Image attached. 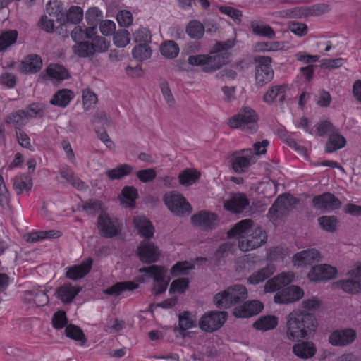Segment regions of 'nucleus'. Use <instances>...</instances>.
Segmentation results:
<instances>
[{
  "label": "nucleus",
  "instance_id": "f257e3e1",
  "mask_svg": "<svg viewBox=\"0 0 361 361\" xmlns=\"http://www.w3.org/2000/svg\"><path fill=\"white\" fill-rule=\"evenodd\" d=\"M317 326L313 314L302 310H294L287 318V338L292 341H299L314 332Z\"/></svg>",
  "mask_w": 361,
  "mask_h": 361
},
{
  "label": "nucleus",
  "instance_id": "f03ea898",
  "mask_svg": "<svg viewBox=\"0 0 361 361\" xmlns=\"http://www.w3.org/2000/svg\"><path fill=\"white\" fill-rule=\"evenodd\" d=\"M247 296L245 286L236 284L227 288L225 290L216 293L214 297V303L219 309H228L241 302Z\"/></svg>",
  "mask_w": 361,
  "mask_h": 361
},
{
  "label": "nucleus",
  "instance_id": "7ed1b4c3",
  "mask_svg": "<svg viewBox=\"0 0 361 361\" xmlns=\"http://www.w3.org/2000/svg\"><path fill=\"white\" fill-rule=\"evenodd\" d=\"M230 54L228 51L217 52L214 50L209 56L194 55L190 56L188 63L192 66H204L203 71L212 72L219 69L223 65L227 63Z\"/></svg>",
  "mask_w": 361,
  "mask_h": 361
},
{
  "label": "nucleus",
  "instance_id": "20e7f679",
  "mask_svg": "<svg viewBox=\"0 0 361 361\" xmlns=\"http://www.w3.org/2000/svg\"><path fill=\"white\" fill-rule=\"evenodd\" d=\"M258 116L255 110L245 107L238 114L231 117L228 124L233 128H240L242 130L253 133L258 128Z\"/></svg>",
  "mask_w": 361,
  "mask_h": 361
},
{
  "label": "nucleus",
  "instance_id": "39448f33",
  "mask_svg": "<svg viewBox=\"0 0 361 361\" xmlns=\"http://www.w3.org/2000/svg\"><path fill=\"white\" fill-rule=\"evenodd\" d=\"M97 227L102 237L112 238L121 234L123 224L118 218L102 212L97 218Z\"/></svg>",
  "mask_w": 361,
  "mask_h": 361
},
{
  "label": "nucleus",
  "instance_id": "423d86ee",
  "mask_svg": "<svg viewBox=\"0 0 361 361\" xmlns=\"http://www.w3.org/2000/svg\"><path fill=\"white\" fill-rule=\"evenodd\" d=\"M253 61L255 63L256 84L259 87H262L274 78V72L271 66L272 59L270 56H256Z\"/></svg>",
  "mask_w": 361,
  "mask_h": 361
},
{
  "label": "nucleus",
  "instance_id": "0eeeda50",
  "mask_svg": "<svg viewBox=\"0 0 361 361\" xmlns=\"http://www.w3.org/2000/svg\"><path fill=\"white\" fill-rule=\"evenodd\" d=\"M140 273L145 274L147 276L153 279V291L155 295H160L164 293L167 288V282L165 281V269L159 265H151L147 267H142L139 269Z\"/></svg>",
  "mask_w": 361,
  "mask_h": 361
},
{
  "label": "nucleus",
  "instance_id": "6e6552de",
  "mask_svg": "<svg viewBox=\"0 0 361 361\" xmlns=\"http://www.w3.org/2000/svg\"><path fill=\"white\" fill-rule=\"evenodd\" d=\"M190 221L195 227L201 231H210L218 226L219 218L214 212L200 210L191 216Z\"/></svg>",
  "mask_w": 361,
  "mask_h": 361
},
{
  "label": "nucleus",
  "instance_id": "1a4fd4ad",
  "mask_svg": "<svg viewBox=\"0 0 361 361\" xmlns=\"http://www.w3.org/2000/svg\"><path fill=\"white\" fill-rule=\"evenodd\" d=\"M256 162L252 149L247 148L234 152L232 154L231 163L235 173H242Z\"/></svg>",
  "mask_w": 361,
  "mask_h": 361
},
{
  "label": "nucleus",
  "instance_id": "9d476101",
  "mask_svg": "<svg viewBox=\"0 0 361 361\" xmlns=\"http://www.w3.org/2000/svg\"><path fill=\"white\" fill-rule=\"evenodd\" d=\"M267 240V235L260 226H253L250 233L245 239H241L238 242V247L240 250L246 252L254 250L264 244Z\"/></svg>",
  "mask_w": 361,
  "mask_h": 361
},
{
  "label": "nucleus",
  "instance_id": "9b49d317",
  "mask_svg": "<svg viewBox=\"0 0 361 361\" xmlns=\"http://www.w3.org/2000/svg\"><path fill=\"white\" fill-rule=\"evenodd\" d=\"M226 312H209L200 319V328L206 332H214L219 329L226 320Z\"/></svg>",
  "mask_w": 361,
  "mask_h": 361
},
{
  "label": "nucleus",
  "instance_id": "f8f14e48",
  "mask_svg": "<svg viewBox=\"0 0 361 361\" xmlns=\"http://www.w3.org/2000/svg\"><path fill=\"white\" fill-rule=\"evenodd\" d=\"M303 295L304 291L300 287L292 285L278 291L274 297V300L277 304H288L299 300Z\"/></svg>",
  "mask_w": 361,
  "mask_h": 361
},
{
  "label": "nucleus",
  "instance_id": "ddd939ff",
  "mask_svg": "<svg viewBox=\"0 0 361 361\" xmlns=\"http://www.w3.org/2000/svg\"><path fill=\"white\" fill-rule=\"evenodd\" d=\"M338 271L336 267L329 264H319L313 267L307 274L312 281H322L333 279L336 277Z\"/></svg>",
  "mask_w": 361,
  "mask_h": 361
},
{
  "label": "nucleus",
  "instance_id": "4468645a",
  "mask_svg": "<svg viewBox=\"0 0 361 361\" xmlns=\"http://www.w3.org/2000/svg\"><path fill=\"white\" fill-rule=\"evenodd\" d=\"M92 265L93 259L88 257L80 264L68 267L66 271V277L73 281L81 279L90 272Z\"/></svg>",
  "mask_w": 361,
  "mask_h": 361
},
{
  "label": "nucleus",
  "instance_id": "2eb2a0df",
  "mask_svg": "<svg viewBox=\"0 0 361 361\" xmlns=\"http://www.w3.org/2000/svg\"><path fill=\"white\" fill-rule=\"evenodd\" d=\"M264 308L259 300H251L235 307L233 314L238 318H249L259 314Z\"/></svg>",
  "mask_w": 361,
  "mask_h": 361
},
{
  "label": "nucleus",
  "instance_id": "dca6fc26",
  "mask_svg": "<svg viewBox=\"0 0 361 361\" xmlns=\"http://www.w3.org/2000/svg\"><path fill=\"white\" fill-rule=\"evenodd\" d=\"M289 90L288 85H277L270 87L263 96V100L268 104L278 102L281 106L286 99V93Z\"/></svg>",
  "mask_w": 361,
  "mask_h": 361
},
{
  "label": "nucleus",
  "instance_id": "f3484780",
  "mask_svg": "<svg viewBox=\"0 0 361 361\" xmlns=\"http://www.w3.org/2000/svg\"><path fill=\"white\" fill-rule=\"evenodd\" d=\"M356 338V332L352 329L335 330L329 336V342L335 346H344L352 343Z\"/></svg>",
  "mask_w": 361,
  "mask_h": 361
},
{
  "label": "nucleus",
  "instance_id": "a211bd4d",
  "mask_svg": "<svg viewBox=\"0 0 361 361\" xmlns=\"http://www.w3.org/2000/svg\"><path fill=\"white\" fill-rule=\"evenodd\" d=\"M137 255L143 263H153L158 261L159 254L153 243L142 242L137 247Z\"/></svg>",
  "mask_w": 361,
  "mask_h": 361
},
{
  "label": "nucleus",
  "instance_id": "6ab92c4d",
  "mask_svg": "<svg viewBox=\"0 0 361 361\" xmlns=\"http://www.w3.org/2000/svg\"><path fill=\"white\" fill-rule=\"evenodd\" d=\"M80 291L81 288L80 286L66 283L56 288V294L63 304H69L73 302Z\"/></svg>",
  "mask_w": 361,
  "mask_h": 361
},
{
  "label": "nucleus",
  "instance_id": "aec40b11",
  "mask_svg": "<svg viewBox=\"0 0 361 361\" xmlns=\"http://www.w3.org/2000/svg\"><path fill=\"white\" fill-rule=\"evenodd\" d=\"M135 228L138 234L145 238L150 239L154 236V227L151 221L145 216H137L133 219Z\"/></svg>",
  "mask_w": 361,
  "mask_h": 361
},
{
  "label": "nucleus",
  "instance_id": "412c9836",
  "mask_svg": "<svg viewBox=\"0 0 361 361\" xmlns=\"http://www.w3.org/2000/svg\"><path fill=\"white\" fill-rule=\"evenodd\" d=\"M319 252L314 248H311L295 254L293 261L295 265L302 266L310 264L315 261H319Z\"/></svg>",
  "mask_w": 361,
  "mask_h": 361
},
{
  "label": "nucleus",
  "instance_id": "4be33fe9",
  "mask_svg": "<svg viewBox=\"0 0 361 361\" xmlns=\"http://www.w3.org/2000/svg\"><path fill=\"white\" fill-rule=\"evenodd\" d=\"M253 226V221L251 219H243L238 222L227 233L228 238H239L245 239V236L250 233V230Z\"/></svg>",
  "mask_w": 361,
  "mask_h": 361
},
{
  "label": "nucleus",
  "instance_id": "5701e85b",
  "mask_svg": "<svg viewBox=\"0 0 361 361\" xmlns=\"http://www.w3.org/2000/svg\"><path fill=\"white\" fill-rule=\"evenodd\" d=\"M42 67V60L39 55L29 54L21 62L20 71L23 73H35L40 71Z\"/></svg>",
  "mask_w": 361,
  "mask_h": 361
},
{
  "label": "nucleus",
  "instance_id": "b1692460",
  "mask_svg": "<svg viewBox=\"0 0 361 361\" xmlns=\"http://www.w3.org/2000/svg\"><path fill=\"white\" fill-rule=\"evenodd\" d=\"M138 287V284L133 281L116 282L105 289L104 293L111 296H118L124 291H133Z\"/></svg>",
  "mask_w": 361,
  "mask_h": 361
},
{
  "label": "nucleus",
  "instance_id": "393cba45",
  "mask_svg": "<svg viewBox=\"0 0 361 361\" xmlns=\"http://www.w3.org/2000/svg\"><path fill=\"white\" fill-rule=\"evenodd\" d=\"M276 267L273 264H268L257 271L253 272L247 279L249 283L252 285L259 284L274 274Z\"/></svg>",
  "mask_w": 361,
  "mask_h": 361
},
{
  "label": "nucleus",
  "instance_id": "a878e982",
  "mask_svg": "<svg viewBox=\"0 0 361 361\" xmlns=\"http://www.w3.org/2000/svg\"><path fill=\"white\" fill-rule=\"evenodd\" d=\"M250 27L252 34L255 35L266 37L269 39H273L276 37V33L273 28L262 21H251Z\"/></svg>",
  "mask_w": 361,
  "mask_h": 361
},
{
  "label": "nucleus",
  "instance_id": "bb28decb",
  "mask_svg": "<svg viewBox=\"0 0 361 361\" xmlns=\"http://www.w3.org/2000/svg\"><path fill=\"white\" fill-rule=\"evenodd\" d=\"M83 18V11L81 7L78 6H72L69 8L64 16L63 13H61V17L57 18V21L61 25L65 24L66 22L72 24H78Z\"/></svg>",
  "mask_w": 361,
  "mask_h": 361
},
{
  "label": "nucleus",
  "instance_id": "cd10ccee",
  "mask_svg": "<svg viewBox=\"0 0 361 361\" xmlns=\"http://www.w3.org/2000/svg\"><path fill=\"white\" fill-rule=\"evenodd\" d=\"M32 187V180L30 176L23 174L16 176L13 180V189L18 195L28 193Z\"/></svg>",
  "mask_w": 361,
  "mask_h": 361
},
{
  "label": "nucleus",
  "instance_id": "c85d7f7f",
  "mask_svg": "<svg viewBox=\"0 0 361 361\" xmlns=\"http://www.w3.org/2000/svg\"><path fill=\"white\" fill-rule=\"evenodd\" d=\"M74 97V93L71 90L62 89L57 91L50 100V104L65 108Z\"/></svg>",
  "mask_w": 361,
  "mask_h": 361
},
{
  "label": "nucleus",
  "instance_id": "c756f323",
  "mask_svg": "<svg viewBox=\"0 0 361 361\" xmlns=\"http://www.w3.org/2000/svg\"><path fill=\"white\" fill-rule=\"evenodd\" d=\"M62 235V233L58 230L32 231L26 236V240L30 243H35L44 239H56Z\"/></svg>",
  "mask_w": 361,
  "mask_h": 361
},
{
  "label": "nucleus",
  "instance_id": "7c9ffc66",
  "mask_svg": "<svg viewBox=\"0 0 361 361\" xmlns=\"http://www.w3.org/2000/svg\"><path fill=\"white\" fill-rule=\"evenodd\" d=\"M293 352L298 357L307 359L315 355L316 348L312 343L302 342L295 344L293 347Z\"/></svg>",
  "mask_w": 361,
  "mask_h": 361
},
{
  "label": "nucleus",
  "instance_id": "2f4dec72",
  "mask_svg": "<svg viewBox=\"0 0 361 361\" xmlns=\"http://www.w3.org/2000/svg\"><path fill=\"white\" fill-rule=\"evenodd\" d=\"M278 322V317L274 315L262 316L254 322L253 327L259 331H267L275 329Z\"/></svg>",
  "mask_w": 361,
  "mask_h": 361
},
{
  "label": "nucleus",
  "instance_id": "473e14b6",
  "mask_svg": "<svg viewBox=\"0 0 361 361\" xmlns=\"http://www.w3.org/2000/svg\"><path fill=\"white\" fill-rule=\"evenodd\" d=\"M200 178V173L191 168L181 171L178 175V181L183 186H190L195 183Z\"/></svg>",
  "mask_w": 361,
  "mask_h": 361
},
{
  "label": "nucleus",
  "instance_id": "72a5a7b5",
  "mask_svg": "<svg viewBox=\"0 0 361 361\" xmlns=\"http://www.w3.org/2000/svg\"><path fill=\"white\" fill-rule=\"evenodd\" d=\"M27 120L28 119L23 109L9 114L6 117L4 123L8 125L13 126L16 130L18 129H22L21 127L27 123Z\"/></svg>",
  "mask_w": 361,
  "mask_h": 361
},
{
  "label": "nucleus",
  "instance_id": "f704fd0d",
  "mask_svg": "<svg viewBox=\"0 0 361 361\" xmlns=\"http://www.w3.org/2000/svg\"><path fill=\"white\" fill-rule=\"evenodd\" d=\"M185 32L191 39H200L204 34V26L200 21L192 20L187 24Z\"/></svg>",
  "mask_w": 361,
  "mask_h": 361
},
{
  "label": "nucleus",
  "instance_id": "c9c22d12",
  "mask_svg": "<svg viewBox=\"0 0 361 361\" xmlns=\"http://www.w3.org/2000/svg\"><path fill=\"white\" fill-rule=\"evenodd\" d=\"M134 171L133 166L123 164L117 166L115 169H109L106 171V176L111 180H119L132 173Z\"/></svg>",
  "mask_w": 361,
  "mask_h": 361
},
{
  "label": "nucleus",
  "instance_id": "e433bc0d",
  "mask_svg": "<svg viewBox=\"0 0 361 361\" xmlns=\"http://www.w3.org/2000/svg\"><path fill=\"white\" fill-rule=\"evenodd\" d=\"M346 141L344 137L336 133L330 134L326 144L325 151L328 153H332L345 145Z\"/></svg>",
  "mask_w": 361,
  "mask_h": 361
},
{
  "label": "nucleus",
  "instance_id": "4c0bfd02",
  "mask_svg": "<svg viewBox=\"0 0 361 361\" xmlns=\"http://www.w3.org/2000/svg\"><path fill=\"white\" fill-rule=\"evenodd\" d=\"M94 27L75 26L71 33V37L75 43L85 41L92 37Z\"/></svg>",
  "mask_w": 361,
  "mask_h": 361
},
{
  "label": "nucleus",
  "instance_id": "58836bf2",
  "mask_svg": "<svg viewBox=\"0 0 361 361\" xmlns=\"http://www.w3.org/2000/svg\"><path fill=\"white\" fill-rule=\"evenodd\" d=\"M293 205L294 204H272L268 212L270 221L276 224L279 219H281L288 214L290 207Z\"/></svg>",
  "mask_w": 361,
  "mask_h": 361
},
{
  "label": "nucleus",
  "instance_id": "ea45409f",
  "mask_svg": "<svg viewBox=\"0 0 361 361\" xmlns=\"http://www.w3.org/2000/svg\"><path fill=\"white\" fill-rule=\"evenodd\" d=\"M92 37L88 39L91 40L90 43L93 54L97 52L102 53L106 51L109 48V44L103 37L97 35V30L95 26L94 27Z\"/></svg>",
  "mask_w": 361,
  "mask_h": 361
},
{
  "label": "nucleus",
  "instance_id": "a19ab883",
  "mask_svg": "<svg viewBox=\"0 0 361 361\" xmlns=\"http://www.w3.org/2000/svg\"><path fill=\"white\" fill-rule=\"evenodd\" d=\"M160 51L164 57L174 59L178 55L179 47L173 40L165 41L160 47Z\"/></svg>",
  "mask_w": 361,
  "mask_h": 361
},
{
  "label": "nucleus",
  "instance_id": "79ce46f5",
  "mask_svg": "<svg viewBox=\"0 0 361 361\" xmlns=\"http://www.w3.org/2000/svg\"><path fill=\"white\" fill-rule=\"evenodd\" d=\"M16 30H7L0 35V51H4L8 47L13 44L17 39Z\"/></svg>",
  "mask_w": 361,
  "mask_h": 361
},
{
  "label": "nucleus",
  "instance_id": "37998d69",
  "mask_svg": "<svg viewBox=\"0 0 361 361\" xmlns=\"http://www.w3.org/2000/svg\"><path fill=\"white\" fill-rule=\"evenodd\" d=\"M47 73L51 78L57 80H63L69 78L67 69L59 64L50 65L47 68Z\"/></svg>",
  "mask_w": 361,
  "mask_h": 361
},
{
  "label": "nucleus",
  "instance_id": "c03bdc74",
  "mask_svg": "<svg viewBox=\"0 0 361 361\" xmlns=\"http://www.w3.org/2000/svg\"><path fill=\"white\" fill-rule=\"evenodd\" d=\"M73 53L79 57L86 58L94 56L91 49L90 43L88 41L76 42L73 46Z\"/></svg>",
  "mask_w": 361,
  "mask_h": 361
},
{
  "label": "nucleus",
  "instance_id": "a18cd8bd",
  "mask_svg": "<svg viewBox=\"0 0 361 361\" xmlns=\"http://www.w3.org/2000/svg\"><path fill=\"white\" fill-rule=\"evenodd\" d=\"M121 202L126 203H135L138 198V191L134 186H125L118 195Z\"/></svg>",
  "mask_w": 361,
  "mask_h": 361
},
{
  "label": "nucleus",
  "instance_id": "49530a36",
  "mask_svg": "<svg viewBox=\"0 0 361 361\" xmlns=\"http://www.w3.org/2000/svg\"><path fill=\"white\" fill-rule=\"evenodd\" d=\"M194 269V265L188 261L178 262L171 269L170 274L173 277L187 275L188 271Z\"/></svg>",
  "mask_w": 361,
  "mask_h": 361
},
{
  "label": "nucleus",
  "instance_id": "de8ad7c7",
  "mask_svg": "<svg viewBox=\"0 0 361 361\" xmlns=\"http://www.w3.org/2000/svg\"><path fill=\"white\" fill-rule=\"evenodd\" d=\"M283 43L281 42H261L255 45L256 51H276L283 49Z\"/></svg>",
  "mask_w": 361,
  "mask_h": 361
},
{
  "label": "nucleus",
  "instance_id": "09e8293b",
  "mask_svg": "<svg viewBox=\"0 0 361 361\" xmlns=\"http://www.w3.org/2000/svg\"><path fill=\"white\" fill-rule=\"evenodd\" d=\"M132 54L137 61H142L151 57L152 49L147 44H140L134 47Z\"/></svg>",
  "mask_w": 361,
  "mask_h": 361
},
{
  "label": "nucleus",
  "instance_id": "8fccbe9b",
  "mask_svg": "<svg viewBox=\"0 0 361 361\" xmlns=\"http://www.w3.org/2000/svg\"><path fill=\"white\" fill-rule=\"evenodd\" d=\"M319 226L325 231L333 233L338 226L337 219L334 216H323L318 219Z\"/></svg>",
  "mask_w": 361,
  "mask_h": 361
},
{
  "label": "nucleus",
  "instance_id": "3c124183",
  "mask_svg": "<svg viewBox=\"0 0 361 361\" xmlns=\"http://www.w3.org/2000/svg\"><path fill=\"white\" fill-rule=\"evenodd\" d=\"M341 288L348 293H357L361 290V283L356 279H346L338 282Z\"/></svg>",
  "mask_w": 361,
  "mask_h": 361
},
{
  "label": "nucleus",
  "instance_id": "603ef678",
  "mask_svg": "<svg viewBox=\"0 0 361 361\" xmlns=\"http://www.w3.org/2000/svg\"><path fill=\"white\" fill-rule=\"evenodd\" d=\"M66 336L71 339L78 341H85V336L82 330L78 326L70 324L65 329Z\"/></svg>",
  "mask_w": 361,
  "mask_h": 361
},
{
  "label": "nucleus",
  "instance_id": "864d4df0",
  "mask_svg": "<svg viewBox=\"0 0 361 361\" xmlns=\"http://www.w3.org/2000/svg\"><path fill=\"white\" fill-rule=\"evenodd\" d=\"M179 328L182 331H185L195 326V322L191 318L190 313L184 311L179 315L178 318Z\"/></svg>",
  "mask_w": 361,
  "mask_h": 361
},
{
  "label": "nucleus",
  "instance_id": "5fc2aeb1",
  "mask_svg": "<svg viewBox=\"0 0 361 361\" xmlns=\"http://www.w3.org/2000/svg\"><path fill=\"white\" fill-rule=\"evenodd\" d=\"M103 18L102 13L96 7L90 8L85 13V19L91 26L97 25Z\"/></svg>",
  "mask_w": 361,
  "mask_h": 361
},
{
  "label": "nucleus",
  "instance_id": "6e6d98bb",
  "mask_svg": "<svg viewBox=\"0 0 361 361\" xmlns=\"http://www.w3.org/2000/svg\"><path fill=\"white\" fill-rule=\"evenodd\" d=\"M130 40V33L126 30H118L114 33V42L118 47H126Z\"/></svg>",
  "mask_w": 361,
  "mask_h": 361
},
{
  "label": "nucleus",
  "instance_id": "4d7b16f0",
  "mask_svg": "<svg viewBox=\"0 0 361 361\" xmlns=\"http://www.w3.org/2000/svg\"><path fill=\"white\" fill-rule=\"evenodd\" d=\"M189 286V280L186 278H179L173 281L169 288V293H183Z\"/></svg>",
  "mask_w": 361,
  "mask_h": 361
},
{
  "label": "nucleus",
  "instance_id": "13d9d810",
  "mask_svg": "<svg viewBox=\"0 0 361 361\" xmlns=\"http://www.w3.org/2000/svg\"><path fill=\"white\" fill-rule=\"evenodd\" d=\"M27 119L31 118H42L44 115V109L39 104H31L23 109Z\"/></svg>",
  "mask_w": 361,
  "mask_h": 361
},
{
  "label": "nucleus",
  "instance_id": "bf43d9fd",
  "mask_svg": "<svg viewBox=\"0 0 361 361\" xmlns=\"http://www.w3.org/2000/svg\"><path fill=\"white\" fill-rule=\"evenodd\" d=\"M169 210L179 216L189 215L192 211V204H166Z\"/></svg>",
  "mask_w": 361,
  "mask_h": 361
},
{
  "label": "nucleus",
  "instance_id": "052dcab7",
  "mask_svg": "<svg viewBox=\"0 0 361 361\" xmlns=\"http://www.w3.org/2000/svg\"><path fill=\"white\" fill-rule=\"evenodd\" d=\"M134 40L142 44H149L152 41V35L147 28L141 27L134 34Z\"/></svg>",
  "mask_w": 361,
  "mask_h": 361
},
{
  "label": "nucleus",
  "instance_id": "680f3d73",
  "mask_svg": "<svg viewBox=\"0 0 361 361\" xmlns=\"http://www.w3.org/2000/svg\"><path fill=\"white\" fill-rule=\"evenodd\" d=\"M68 323L66 312L59 310L55 312L52 318V326L55 329H63Z\"/></svg>",
  "mask_w": 361,
  "mask_h": 361
},
{
  "label": "nucleus",
  "instance_id": "e2e57ef3",
  "mask_svg": "<svg viewBox=\"0 0 361 361\" xmlns=\"http://www.w3.org/2000/svg\"><path fill=\"white\" fill-rule=\"evenodd\" d=\"M163 200L164 203H188L182 194L176 190L166 192Z\"/></svg>",
  "mask_w": 361,
  "mask_h": 361
},
{
  "label": "nucleus",
  "instance_id": "0e129e2a",
  "mask_svg": "<svg viewBox=\"0 0 361 361\" xmlns=\"http://www.w3.org/2000/svg\"><path fill=\"white\" fill-rule=\"evenodd\" d=\"M82 102L85 111H88L97 102V95L90 90L86 89L82 92Z\"/></svg>",
  "mask_w": 361,
  "mask_h": 361
},
{
  "label": "nucleus",
  "instance_id": "69168bd1",
  "mask_svg": "<svg viewBox=\"0 0 361 361\" xmlns=\"http://www.w3.org/2000/svg\"><path fill=\"white\" fill-rule=\"evenodd\" d=\"M219 11L227 16H228L230 18H231L235 22L240 23L241 21V17L243 16L242 11L235 8L233 7L226 6H221L219 8Z\"/></svg>",
  "mask_w": 361,
  "mask_h": 361
},
{
  "label": "nucleus",
  "instance_id": "338daca9",
  "mask_svg": "<svg viewBox=\"0 0 361 361\" xmlns=\"http://www.w3.org/2000/svg\"><path fill=\"white\" fill-rule=\"evenodd\" d=\"M46 9L49 15H55L56 19L61 18V13H63V8L61 5V2L58 0L49 1L47 4Z\"/></svg>",
  "mask_w": 361,
  "mask_h": 361
},
{
  "label": "nucleus",
  "instance_id": "774afa93",
  "mask_svg": "<svg viewBox=\"0 0 361 361\" xmlns=\"http://www.w3.org/2000/svg\"><path fill=\"white\" fill-rule=\"evenodd\" d=\"M136 176L142 183H148L156 178L157 173L154 169H147L138 171Z\"/></svg>",
  "mask_w": 361,
  "mask_h": 361
}]
</instances>
